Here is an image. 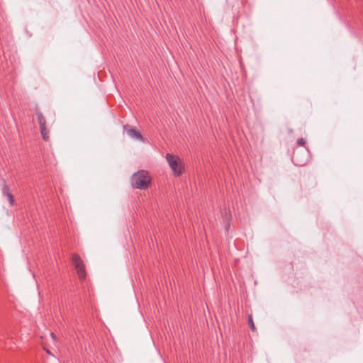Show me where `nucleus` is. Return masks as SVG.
<instances>
[{
  "label": "nucleus",
  "mask_w": 363,
  "mask_h": 363,
  "mask_svg": "<svg viewBox=\"0 0 363 363\" xmlns=\"http://www.w3.org/2000/svg\"><path fill=\"white\" fill-rule=\"evenodd\" d=\"M151 182L149 173L145 170H140L135 173L131 178L132 186L138 189H146Z\"/></svg>",
  "instance_id": "1"
},
{
  "label": "nucleus",
  "mask_w": 363,
  "mask_h": 363,
  "mask_svg": "<svg viewBox=\"0 0 363 363\" xmlns=\"http://www.w3.org/2000/svg\"><path fill=\"white\" fill-rule=\"evenodd\" d=\"M167 161L176 177L180 176L184 170V164L179 157L172 155H166Z\"/></svg>",
  "instance_id": "2"
},
{
  "label": "nucleus",
  "mask_w": 363,
  "mask_h": 363,
  "mask_svg": "<svg viewBox=\"0 0 363 363\" xmlns=\"http://www.w3.org/2000/svg\"><path fill=\"white\" fill-rule=\"evenodd\" d=\"M72 262L77 270L79 279L84 281L86 279V271L82 259L79 255L74 253L72 255Z\"/></svg>",
  "instance_id": "3"
},
{
  "label": "nucleus",
  "mask_w": 363,
  "mask_h": 363,
  "mask_svg": "<svg viewBox=\"0 0 363 363\" xmlns=\"http://www.w3.org/2000/svg\"><path fill=\"white\" fill-rule=\"evenodd\" d=\"M308 160V152L307 150H296L292 155V161L296 166H303Z\"/></svg>",
  "instance_id": "4"
},
{
  "label": "nucleus",
  "mask_w": 363,
  "mask_h": 363,
  "mask_svg": "<svg viewBox=\"0 0 363 363\" xmlns=\"http://www.w3.org/2000/svg\"><path fill=\"white\" fill-rule=\"evenodd\" d=\"M123 128L126 130L127 134L132 138L143 141V137L139 131L135 128H131L128 125H123Z\"/></svg>",
  "instance_id": "5"
},
{
  "label": "nucleus",
  "mask_w": 363,
  "mask_h": 363,
  "mask_svg": "<svg viewBox=\"0 0 363 363\" xmlns=\"http://www.w3.org/2000/svg\"><path fill=\"white\" fill-rule=\"evenodd\" d=\"M35 113L37 116L38 123L39 124L40 128L46 126V120L43 116V113L39 111H36Z\"/></svg>",
  "instance_id": "6"
},
{
  "label": "nucleus",
  "mask_w": 363,
  "mask_h": 363,
  "mask_svg": "<svg viewBox=\"0 0 363 363\" xmlns=\"http://www.w3.org/2000/svg\"><path fill=\"white\" fill-rule=\"evenodd\" d=\"M40 130L43 139L45 141L48 140L49 138V130L47 129L46 126L40 128Z\"/></svg>",
  "instance_id": "7"
},
{
  "label": "nucleus",
  "mask_w": 363,
  "mask_h": 363,
  "mask_svg": "<svg viewBox=\"0 0 363 363\" xmlns=\"http://www.w3.org/2000/svg\"><path fill=\"white\" fill-rule=\"evenodd\" d=\"M248 323H249V326H250V329L252 330V331H255L256 328H255V323L253 322L252 315H250L248 317Z\"/></svg>",
  "instance_id": "8"
},
{
  "label": "nucleus",
  "mask_w": 363,
  "mask_h": 363,
  "mask_svg": "<svg viewBox=\"0 0 363 363\" xmlns=\"http://www.w3.org/2000/svg\"><path fill=\"white\" fill-rule=\"evenodd\" d=\"M9 199V203L11 204V205H14V199H13V195L11 194V192H8V194L6 196Z\"/></svg>",
  "instance_id": "9"
},
{
  "label": "nucleus",
  "mask_w": 363,
  "mask_h": 363,
  "mask_svg": "<svg viewBox=\"0 0 363 363\" xmlns=\"http://www.w3.org/2000/svg\"><path fill=\"white\" fill-rule=\"evenodd\" d=\"M297 144L300 146H304L305 144H306V141L303 138H299L298 140H297Z\"/></svg>",
  "instance_id": "10"
},
{
  "label": "nucleus",
  "mask_w": 363,
  "mask_h": 363,
  "mask_svg": "<svg viewBox=\"0 0 363 363\" xmlns=\"http://www.w3.org/2000/svg\"><path fill=\"white\" fill-rule=\"evenodd\" d=\"M8 192H10V191H9V186H8L7 185H5V186H4V189H3V194H4V195H6V196H7Z\"/></svg>",
  "instance_id": "11"
},
{
  "label": "nucleus",
  "mask_w": 363,
  "mask_h": 363,
  "mask_svg": "<svg viewBox=\"0 0 363 363\" xmlns=\"http://www.w3.org/2000/svg\"><path fill=\"white\" fill-rule=\"evenodd\" d=\"M50 336L52 337L54 341L56 340V335H55L54 333H50Z\"/></svg>",
  "instance_id": "12"
}]
</instances>
